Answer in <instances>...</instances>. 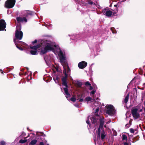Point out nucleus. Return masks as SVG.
<instances>
[{"mask_svg": "<svg viewBox=\"0 0 145 145\" xmlns=\"http://www.w3.org/2000/svg\"><path fill=\"white\" fill-rule=\"evenodd\" d=\"M47 42V40H46V42L44 41V42H43L44 44L45 43L44 45H45V46L44 48L41 50V52L43 54H45L49 51H52L54 49L52 45L50 43H46Z\"/></svg>", "mask_w": 145, "mask_h": 145, "instance_id": "nucleus-1", "label": "nucleus"}, {"mask_svg": "<svg viewBox=\"0 0 145 145\" xmlns=\"http://www.w3.org/2000/svg\"><path fill=\"white\" fill-rule=\"evenodd\" d=\"M65 77H64L61 78V80L62 82V85L65 86L66 88H64L63 89L64 90V92L67 96L66 97L67 98L68 97H69L70 96V94L68 92V89L67 88L68 86L67 85V74H65Z\"/></svg>", "mask_w": 145, "mask_h": 145, "instance_id": "nucleus-2", "label": "nucleus"}, {"mask_svg": "<svg viewBox=\"0 0 145 145\" xmlns=\"http://www.w3.org/2000/svg\"><path fill=\"white\" fill-rule=\"evenodd\" d=\"M138 109L135 107H133L131 109V113L134 119H136L140 117L139 113L138 112Z\"/></svg>", "mask_w": 145, "mask_h": 145, "instance_id": "nucleus-3", "label": "nucleus"}, {"mask_svg": "<svg viewBox=\"0 0 145 145\" xmlns=\"http://www.w3.org/2000/svg\"><path fill=\"white\" fill-rule=\"evenodd\" d=\"M15 0H7L5 3V7L7 8H13L15 5Z\"/></svg>", "mask_w": 145, "mask_h": 145, "instance_id": "nucleus-4", "label": "nucleus"}, {"mask_svg": "<svg viewBox=\"0 0 145 145\" xmlns=\"http://www.w3.org/2000/svg\"><path fill=\"white\" fill-rule=\"evenodd\" d=\"M107 108L106 110V113L109 115H113L114 114L115 112V109L113 106L112 105H109L106 106Z\"/></svg>", "mask_w": 145, "mask_h": 145, "instance_id": "nucleus-5", "label": "nucleus"}, {"mask_svg": "<svg viewBox=\"0 0 145 145\" xmlns=\"http://www.w3.org/2000/svg\"><path fill=\"white\" fill-rule=\"evenodd\" d=\"M23 36V33L21 31H18L16 29L15 31V37L17 39L19 40H21Z\"/></svg>", "mask_w": 145, "mask_h": 145, "instance_id": "nucleus-6", "label": "nucleus"}, {"mask_svg": "<svg viewBox=\"0 0 145 145\" xmlns=\"http://www.w3.org/2000/svg\"><path fill=\"white\" fill-rule=\"evenodd\" d=\"M102 13L104 15L108 17H110L112 14V11L106 8L103 10Z\"/></svg>", "mask_w": 145, "mask_h": 145, "instance_id": "nucleus-7", "label": "nucleus"}, {"mask_svg": "<svg viewBox=\"0 0 145 145\" xmlns=\"http://www.w3.org/2000/svg\"><path fill=\"white\" fill-rule=\"evenodd\" d=\"M43 42H44V40H42L40 44H38L36 46H32L31 45H30V48L32 49L37 50V49L40 48L42 46L44 45L45 43L44 44Z\"/></svg>", "mask_w": 145, "mask_h": 145, "instance_id": "nucleus-8", "label": "nucleus"}, {"mask_svg": "<svg viewBox=\"0 0 145 145\" xmlns=\"http://www.w3.org/2000/svg\"><path fill=\"white\" fill-rule=\"evenodd\" d=\"M6 24L3 19L0 20V31H3L6 27Z\"/></svg>", "mask_w": 145, "mask_h": 145, "instance_id": "nucleus-9", "label": "nucleus"}, {"mask_svg": "<svg viewBox=\"0 0 145 145\" xmlns=\"http://www.w3.org/2000/svg\"><path fill=\"white\" fill-rule=\"evenodd\" d=\"M87 65V63L84 61H82L79 63L78 66L80 69H83L85 68Z\"/></svg>", "mask_w": 145, "mask_h": 145, "instance_id": "nucleus-10", "label": "nucleus"}, {"mask_svg": "<svg viewBox=\"0 0 145 145\" xmlns=\"http://www.w3.org/2000/svg\"><path fill=\"white\" fill-rule=\"evenodd\" d=\"M16 19L18 23L21 22H27V20L26 18L25 17L22 18L20 17H16Z\"/></svg>", "mask_w": 145, "mask_h": 145, "instance_id": "nucleus-11", "label": "nucleus"}, {"mask_svg": "<svg viewBox=\"0 0 145 145\" xmlns=\"http://www.w3.org/2000/svg\"><path fill=\"white\" fill-rule=\"evenodd\" d=\"M64 70H63V72L65 74H65H66L67 75V78L68 76V74L67 73H69V72L70 71V69L69 68V66L67 65L65 67H64Z\"/></svg>", "mask_w": 145, "mask_h": 145, "instance_id": "nucleus-12", "label": "nucleus"}, {"mask_svg": "<svg viewBox=\"0 0 145 145\" xmlns=\"http://www.w3.org/2000/svg\"><path fill=\"white\" fill-rule=\"evenodd\" d=\"M60 60L61 62H63L65 60V57L64 56L63 53L61 51L59 52Z\"/></svg>", "mask_w": 145, "mask_h": 145, "instance_id": "nucleus-13", "label": "nucleus"}, {"mask_svg": "<svg viewBox=\"0 0 145 145\" xmlns=\"http://www.w3.org/2000/svg\"><path fill=\"white\" fill-rule=\"evenodd\" d=\"M46 136H42V135L40 137H39L37 138L38 139H39L41 141H43L45 142V144H46L47 143V141L45 140V137Z\"/></svg>", "mask_w": 145, "mask_h": 145, "instance_id": "nucleus-14", "label": "nucleus"}, {"mask_svg": "<svg viewBox=\"0 0 145 145\" xmlns=\"http://www.w3.org/2000/svg\"><path fill=\"white\" fill-rule=\"evenodd\" d=\"M90 119L91 120L92 123L94 124H95L97 122V120L96 117L95 116L91 117Z\"/></svg>", "mask_w": 145, "mask_h": 145, "instance_id": "nucleus-15", "label": "nucleus"}, {"mask_svg": "<svg viewBox=\"0 0 145 145\" xmlns=\"http://www.w3.org/2000/svg\"><path fill=\"white\" fill-rule=\"evenodd\" d=\"M106 136L105 134V132L104 131V130H103L101 131V138L102 140H103L105 137Z\"/></svg>", "mask_w": 145, "mask_h": 145, "instance_id": "nucleus-16", "label": "nucleus"}, {"mask_svg": "<svg viewBox=\"0 0 145 145\" xmlns=\"http://www.w3.org/2000/svg\"><path fill=\"white\" fill-rule=\"evenodd\" d=\"M36 135L37 136V137H40L42 136H46L45 134H44L43 132H37Z\"/></svg>", "mask_w": 145, "mask_h": 145, "instance_id": "nucleus-17", "label": "nucleus"}, {"mask_svg": "<svg viewBox=\"0 0 145 145\" xmlns=\"http://www.w3.org/2000/svg\"><path fill=\"white\" fill-rule=\"evenodd\" d=\"M37 142V140L34 139L31 140L29 144V145H35Z\"/></svg>", "mask_w": 145, "mask_h": 145, "instance_id": "nucleus-18", "label": "nucleus"}, {"mask_svg": "<svg viewBox=\"0 0 145 145\" xmlns=\"http://www.w3.org/2000/svg\"><path fill=\"white\" fill-rule=\"evenodd\" d=\"M100 134L101 129L100 128H98L97 131V138L99 139H100Z\"/></svg>", "mask_w": 145, "mask_h": 145, "instance_id": "nucleus-19", "label": "nucleus"}, {"mask_svg": "<svg viewBox=\"0 0 145 145\" xmlns=\"http://www.w3.org/2000/svg\"><path fill=\"white\" fill-rule=\"evenodd\" d=\"M129 94H128L125 97L124 99V103L125 104H126L128 102V99H129Z\"/></svg>", "mask_w": 145, "mask_h": 145, "instance_id": "nucleus-20", "label": "nucleus"}, {"mask_svg": "<svg viewBox=\"0 0 145 145\" xmlns=\"http://www.w3.org/2000/svg\"><path fill=\"white\" fill-rule=\"evenodd\" d=\"M121 138L122 140L123 141L125 140L126 141H127V137L126 135L124 134L122 135Z\"/></svg>", "mask_w": 145, "mask_h": 145, "instance_id": "nucleus-21", "label": "nucleus"}, {"mask_svg": "<svg viewBox=\"0 0 145 145\" xmlns=\"http://www.w3.org/2000/svg\"><path fill=\"white\" fill-rule=\"evenodd\" d=\"M99 121H100V124L104 125V118H100L99 119Z\"/></svg>", "mask_w": 145, "mask_h": 145, "instance_id": "nucleus-22", "label": "nucleus"}, {"mask_svg": "<svg viewBox=\"0 0 145 145\" xmlns=\"http://www.w3.org/2000/svg\"><path fill=\"white\" fill-rule=\"evenodd\" d=\"M37 51L36 50H31L30 51V53L33 55H35L37 54Z\"/></svg>", "mask_w": 145, "mask_h": 145, "instance_id": "nucleus-23", "label": "nucleus"}, {"mask_svg": "<svg viewBox=\"0 0 145 145\" xmlns=\"http://www.w3.org/2000/svg\"><path fill=\"white\" fill-rule=\"evenodd\" d=\"M91 99H92L91 98L89 97H88L85 99L84 100L85 101H87L88 102L91 101Z\"/></svg>", "mask_w": 145, "mask_h": 145, "instance_id": "nucleus-24", "label": "nucleus"}, {"mask_svg": "<svg viewBox=\"0 0 145 145\" xmlns=\"http://www.w3.org/2000/svg\"><path fill=\"white\" fill-rule=\"evenodd\" d=\"M33 12L29 11H28L27 12V15H30L32 16L33 15Z\"/></svg>", "mask_w": 145, "mask_h": 145, "instance_id": "nucleus-25", "label": "nucleus"}, {"mask_svg": "<svg viewBox=\"0 0 145 145\" xmlns=\"http://www.w3.org/2000/svg\"><path fill=\"white\" fill-rule=\"evenodd\" d=\"M27 140L21 139L19 141V142L21 143H24L27 141Z\"/></svg>", "mask_w": 145, "mask_h": 145, "instance_id": "nucleus-26", "label": "nucleus"}, {"mask_svg": "<svg viewBox=\"0 0 145 145\" xmlns=\"http://www.w3.org/2000/svg\"><path fill=\"white\" fill-rule=\"evenodd\" d=\"M77 84L78 87L79 88L81 87L82 85V83L80 82H77Z\"/></svg>", "mask_w": 145, "mask_h": 145, "instance_id": "nucleus-27", "label": "nucleus"}, {"mask_svg": "<svg viewBox=\"0 0 145 145\" xmlns=\"http://www.w3.org/2000/svg\"><path fill=\"white\" fill-rule=\"evenodd\" d=\"M15 45L16 46V47L18 48L19 49V50H23V48L21 47H19L18 46V45L17 44H16L15 43Z\"/></svg>", "mask_w": 145, "mask_h": 145, "instance_id": "nucleus-28", "label": "nucleus"}, {"mask_svg": "<svg viewBox=\"0 0 145 145\" xmlns=\"http://www.w3.org/2000/svg\"><path fill=\"white\" fill-rule=\"evenodd\" d=\"M53 79L56 82V80L58 81L59 78L58 76H56V78L54 77Z\"/></svg>", "mask_w": 145, "mask_h": 145, "instance_id": "nucleus-29", "label": "nucleus"}, {"mask_svg": "<svg viewBox=\"0 0 145 145\" xmlns=\"http://www.w3.org/2000/svg\"><path fill=\"white\" fill-rule=\"evenodd\" d=\"M76 98L74 97H72L70 99L71 100L72 102H75L76 101Z\"/></svg>", "mask_w": 145, "mask_h": 145, "instance_id": "nucleus-30", "label": "nucleus"}, {"mask_svg": "<svg viewBox=\"0 0 145 145\" xmlns=\"http://www.w3.org/2000/svg\"><path fill=\"white\" fill-rule=\"evenodd\" d=\"M88 3L89 4L91 5H92L93 3L94 4H95L94 3H93V1H91L90 0H89V1L88 2Z\"/></svg>", "mask_w": 145, "mask_h": 145, "instance_id": "nucleus-31", "label": "nucleus"}, {"mask_svg": "<svg viewBox=\"0 0 145 145\" xmlns=\"http://www.w3.org/2000/svg\"><path fill=\"white\" fill-rule=\"evenodd\" d=\"M89 117H88V120H86V123H87V124H88V125H89L90 126L91 125V124H90V121H89Z\"/></svg>", "mask_w": 145, "mask_h": 145, "instance_id": "nucleus-32", "label": "nucleus"}, {"mask_svg": "<svg viewBox=\"0 0 145 145\" xmlns=\"http://www.w3.org/2000/svg\"><path fill=\"white\" fill-rule=\"evenodd\" d=\"M130 132L132 133H134L135 132L134 129L132 128L130 129Z\"/></svg>", "mask_w": 145, "mask_h": 145, "instance_id": "nucleus-33", "label": "nucleus"}, {"mask_svg": "<svg viewBox=\"0 0 145 145\" xmlns=\"http://www.w3.org/2000/svg\"><path fill=\"white\" fill-rule=\"evenodd\" d=\"M85 85L86 86H91V84L88 81L86 82Z\"/></svg>", "mask_w": 145, "mask_h": 145, "instance_id": "nucleus-34", "label": "nucleus"}, {"mask_svg": "<svg viewBox=\"0 0 145 145\" xmlns=\"http://www.w3.org/2000/svg\"><path fill=\"white\" fill-rule=\"evenodd\" d=\"M5 141H1L0 142V145H5Z\"/></svg>", "mask_w": 145, "mask_h": 145, "instance_id": "nucleus-35", "label": "nucleus"}, {"mask_svg": "<svg viewBox=\"0 0 145 145\" xmlns=\"http://www.w3.org/2000/svg\"><path fill=\"white\" fill-rule=\"evenodd\" d=\"M44 144H45V142H44L41 141L40 142L39 145H44Z\"/></svg>", "mask_w": 145, "mask_h": 145, "instance_id": "nucleus-36", "label": "nucleus"}, {"mask_svg": "<svg viewBox=\"0 0 145 145\" xmlns=\"http://www.w3.org/2000/svg\"><path fill=\"white\" fill-rule=\"evenodd\" d=\"M37 42V40L35 39L34 41L32 42V44H34L35 43H36Z\"/></svg>", "mask_w": 145, "mask_h": 145, "instance_id": "nucleus-37", "label": "nucleus"}, {"mask_svg": "<svg viewBox=\"0 0 145 145\" xmlns=\"http://www.w3.org/2000/svg\"><path fill=\"white\" fill-rule=\"evenodd\" d=\"M99 108L98 107L96 109V110H95V112L94 113H97V112H98V111H99Z\"/></svg>", "mask_w": 145, "mask_h": 145, "instance_id": "nucleus-38", "label": "nucleus"}, {"mask_svg": "<svg viewBox=\"0 0 145 145\" xmlns=\"http://www.w3.org/2000/svg\"><path fill=\"white\" fill-rule=\"evenodd\" d=\"M95 92L96 91L95 90H92L91 91V93L93 95L95 93Z\"/></svg>", "mask_w": 145, "mask_h": 145, "instance_id": "nucleus-39", "label": "nucleus"}, {"mask_svg": "<svg viewBox=\"0 0 145 145\" xmlns=\"http://www.w3.org/2000/svg\"><path fill=\"white\" fill-rule=\"evenodd\" d=\"M103 125H102L100 124V125L99 127V128H100V129L103 128Z\"/></svg>", "mask_w": 145, "mask_h": 145, "instance_id": "nucleus-40", "label": "nucleus"}, {"mask_svg": "<svg viewBox=\"0 0 145 145\" xmlns=\"http://www.w3.org/2000/svg\"><path fill=\"white\" fill-rule=\"evenodd\" d=\"M133 120L132 119H131L129 121V123L130 124V125L131 124L132 122V121Z\"/></svg>", "mask_w": 145, "mask_h": 145, "instance_id": "nucleus-41", "label": "nucleus"}, {"mask_svg": "<svg viewBox=\"0 0 145 145\" xmlns=\"http://www.w3.org/2000/svg\"><path fill=\"white\" fill-rule=\"evenodd\" d=\"M93 89V87L91 86H89V89L90 90H92Z\"/></svg>", "mask_w": 145, "mask_h": 145, "instance_id": "nucleus-42", "label": "nucleus"}, {"mask_svg": "<svg viewBox=\"0 0 145 145\" xmlns=\"http://www.w3.org/2000/svg\"><path fill=\"white\" fill-rule=\"evenodd\" d=\"M95 114V115L97 116H99V115L98 114L97 112V113H94Z\"/></svg>", "mask_w": 145, "mask_h": 145, "instance_id": "nucleus-43", "label": "nucleus"}, {"mask_svg": "<svg viewBox=\"0 0 145 145\" xmlns=\"http://www.w3.org/2000/svg\"><path fill=\"white\" fill-rule=\"evenodd\" d=\"M84 101V99L83 98L82 99H79V101L80 102H83Z\"/></svg>", "mask_w": 145, "mask_h": 145, "instance_id": "nucleus-44", "label": "nucleus"}, {"mask_svg": "<svg viewBox=\"0 0 145 145\" xmlns=\"http://www.w3.org/2000/svg\"><path fill=\"white\" fill-rule=\"evenodd\" d=\"M124 145H128L129 144L127 142H124Z\"/></svg>", "mask_w": 145, "mask_h": 145, "instance_id": "nucleus-45", "label": "nucleus"}, {"mask_svg": "<svg viewBox=\"0 0 145 145\" xmlns=\"http://www.w3.org/2000/svg\"><path fill=\"white\" fill-rule=\"evenodd\" d=\"M128 124H126L125 125V127H126L127 128H128L129 127V126H128Z\"/></svg>", "mask_w": 145, "mask_h": 145, "instance_id": "nucleus-46", "label": "nucleus"}, {"mask_svg": "<svg viewBox=\"0 0 145 145\" xmlns=\"http://www.w3.org/2000/svg\"><path fill=\"white\" fill-rule=\"evenodd\" d=\"M112 14H112V15H113V16H114L115 15V14H116V13L115 12H112Z\"/></svg>", "mask_w": 145, "mask_h": 145, "instance_id": "nucleus-47", "label": "nucleus"}, {"mask_svg": "<svg viewBox=\"0 0 145 145\" xmlns=\"http://www.w3.org/2000/svg\"><path fill=\"white\" fill-rule=\"evenodd\" d=\"M25 134L24 132H23L22 133V135H25Z\"/></svg>", "mask_w": 145, "mask_h": 145, "instance_id": "nucleus-48", "label": "nucleus"}, {"mask_svg": "<svg viewBox=\"0 0 145 145\" xmlns=\"http://www.w3.org/2000/svg\"><path fill=\"white\" fill-rule=\"evenodd\" d=\"M142 109H141L139 110V112H142Z\"/></svg>", "mask_w": 145, "mask_h": 145, "instance_id": "nucleus-49", "label": "nucleus"}, {"mask_svg": "<svg viewBox=\"0 0 145 145\" xmlns=\"http://www.w3.org/2000/svg\"><path fill=\"white\" fill-rule=\"evenodd\" d=\"M114 7H117V5H114Z\"/></svg>", "mask_w": 145, "mask_h": 145, "instance_id": "nucleus-50", "label": "nucleus"}, {"mask_svg": "<svg viewBox=\"0 0 145 145\" xmlns=\"http://www.w3.org/2000/svg\"><path fill=\"white\" fill-rule=\"evenodd\" d=\"M82 94H81V95H80V97H82Z\"/></svg>", "mask_w": 145, "mask_h": 145, "instance_id": "nucleus-51", "label": "nucleus"}, {"mask_svg": "<svg viewBox=\"0 0 145 145\" xmlns=\"http://www.w3.org/2000/svg\"><path fill=\"white\" fill-rule=\"evenodd\" d=\"M144 105L145 108V101L144 102Z\"/></svg>", "mask_w": 145, "mask_h": 145, "instance_id": "nucleus-52", "label": "nucleus"}, {"mask_svg": "<svg viewBox=\"0 0 145 145\" xmlns=\"http://www.w3.org/2000/svg\"><path fill=\"white\" fill-rule=\"evenodd\" d=\"M0 71H2V72H1V73H3V72H2V70H0Z\"/></svg>", "mask_w": 145, "mask_h": 145, "instance_id": "nucleus-53", "label": "nucleus"}, {"mask_svg": "<svg viewBox=\"0 0 145 145\" xmlns=\"http://www.w3.org/2000/svg\"><path fill=\"white\" fill-rule=\"evenodd\" d=\"M144 112L145 113V108H144Z\"/></svg>", "mask_w": 145, "mask_h": 145, "instance_id": "nucleus-54", "label": "nucleus"}, {"mask_svg": "<svg viewBox=\"0 0 145 145\" xmlns=\"http://www.w3.org/2000/svg\"><path fill=\"white\" fill-rule=\"evenodd\" d=\"M15 39L14 40V42H15Z\"/></svg>", "mask_w": 145, "mask_h": 145, "instance_id": "nucleus-55", "label": "nucleus"}, {"mask_svg": "<svg viewBox=\"0 0 145 145\" xmlns=\"http://www.w3.org/2000/svg\"><path fill=\"white\" fill-rule=\"evenodd\" d=\"M46 145H49V144H46Z\"/></svg>", "mask_w": 145, "mask_h": 145, "instance_id": "nucleus-56", "label": "nucleus"}]
</instances>
